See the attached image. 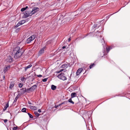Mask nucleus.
Returning a JSON list of instances; mask_svg holds the SVG:
<instances>
[{
	"instance_id": "obj_8",
	"label": "nucleus",
	"mask_w": 130,
	"mask_h": 130,
	"mask_svg": "<svg viewBox=\"0 0 130 130\" xmlns=\"http://www.w3.org/2000/svg\"><path fill=\"white\" fill-rule=\"evenodd\" d=\"M10 67V65H8L6 66L4 68V71L5 73H6L7 70H9Z\"/></svg>"
},
{
	"instance_id": "obj_4",
	"label": "nucleus",
	"mask_w": 130,
	"mask_h": 130,
	"mask_svg": "<svg viewBox=\"0 0 130 130\" xmlns=\"http://www.w3.org/2000/svg\"><path fill=\"white\" fill-rule=\"evenodd\" d=\"M36 36L33 35L28 38L27 40V43H30L33 40L36 38Z\"/></svg>"
},
{
	"instance_id": "obj_18",
	"label": "nucleus",
	"mask_w": 130,
	"mask_h": 130,
	"mask_svg": "<svg viewBox=\"0 0 130 130\" xmlns=\"http://www.w3.org/2000/svg\"><path fill=\"white\" fill-rule=\"evenodd\" d=\"M76 95V93H72L71 94V98H73L75 97Z\"/></svg>"
},
{
	"instance_id": "obj_25",
	"label": "nucleus",
	"mask_w": 130,
	"mask_h": 130,
	"mask_svg": "<svg viewBox=\"0 0 130 130\" xmlns=\"http://www.w3.org/2000/svg\"><path fill=\"white\" fill-rule=\"evenodd\" d=\"M111 47H109L108 48H107L106 50H107V52H108L110 50V49H111Z\"/></svg>"
},
{
	"instance_id": "obj_16",
	"label": "nucleus",
	"mask_w": 130,
	"mask_h": 130,
	"mask_svg": "<svg viewBox=\"0 0 130 130\" xmlns=\"http://www.w3.org/2000/svg\"><path fill=\"white\" fill-rule=\"evenodd\" d=\"M9 106V104L8 103H7V104H6L5 106L4 107V108L3 109V110H5Z\"/></svg>"
},
{
	"instance_id": "obj_7",
	"label": "nucleus",
	"mask_w": 130,
	"mask_h": 130,
	"mask_svg": "<svg viewBox=\"0 0 130 130\" xmlns=\"http://www.w3.org/2000/svg\"><path fill=\"white\" fill-rule=\"evenodd\" d=\"M6 60L7 62H11L13 61V58L11 56H9L7 57Z\"/></svg>"
},
{
	"instance_id": "obj_26",
	"label": "nucleus",
	"mask_w": 130,
	"mask_h": 130,
	"mask_svg": "<svg viewBox=\"0 0 130 130\" xmlns=\"http://www.w3.org/2000/svg\"><path fill=\"white\" fill-rule=\"evenodd\" d=\"M28 115L29 116V117L30 118H33L32 116L29 113H28Z\"/></svg>"
},
{
	"instance_id": "obj_21",
	"label": "nucleus",
	"mask_w": 130,
	"mask_h": 130,
	"mask_svg": "<svg viewBox=\"0 0 130 130\" xmlns=\"http://www.w3.org/2000/svg\"><path fill=\"white\" fill-rule=\"evenodd\" d=\"M68 101L71 103H72V104H74V102L72 101L71 99H70L68 100Z\"/></svg>"
},
{
	"instance_id": "obj_11",
	"label": "nucleus",
	"mask_w": 130,
	"mask_h": 130,
	"mask_svg": "<svg viewBox=\"0 0 130 130\" xmlns=\"http://www.w3.org/2000/svg\"><path fill=\"white\" fill-rule=\"evenodd\" d=\"M37 87V86L36 85H34L32 86L30 88V89L31 90V91H34L35 89H36Z\"/></svg>"
},
{
	"instance_id": "obj_42",
	"label": "nucleus",
	"mask_w": 130,
	"mask_h": 130,
	"mask_svg": "<svg viewBox=\"0 0 130 130\" xmlns=\"http://www.w3.org/2000/svg\"><path fill=\"white\" fill-rule=\"evenodd\" d=\"M28 6H27L25 7V8L26 9L28 8Z\"/></svg>"
},
{
	"instance_id": "obj_14",
	"label": "nucleus",
	"mask_w": 130,
	"mask_h": 130,
	"mask_svg": "<svg viewBox=\"0 0 130 130\" xmlns=\"http://www.w3.org/2000/svg\"><path fill=\"white\" fill-rule=\"evenodd\" d=\"M29 107L32 110H36L37 109V108L35 106H30Z\"/></svg>"
},
{
	"instance_id": "obj_39",
	"label": "nucleus",
	"mask_w": 130,
	"mask_h": 130,
	"mask_svg": "<svg viewBox=\"0 0 130 130\" xmlns=\"http://www.w3.org/2000/svg\"><path fill=\"white\" fill-rule=\"evenodd\" d=\"M71 40V38H70L68 39V40L69 41H70Z\"/></svg>"
},
{
	"instance_id": "obj_43",
	"label": "nucleus",
	"mask_w": 130,
	"mask_h": 130,
	"mask_svg": "<svg viewBox=\"0 0 130 130\" xmlns=\"http://www.w3.org/2000/svg\"><path fill=\"white\" fill-rule=\"evenodd\" d=\"M58 107V106H55V107L56 108Z\"/></svg>"
},
{
	"instance_id": "obj_15",
	"label": "nucleus",
	"mask_w": 130,
	"mask_h": 130,
	"mask_svg": "<svg viewBox=\"0 0 130 130\" xmlns=\"http://www.w3.org/2000/svg\"><path fill=\"white\" fill-rule=\"evenodd\" d=\"M32 66V65L31 64H30L27 66L25 67V71H26L28 69L30 68Z\"/></svg>"
},
{
	"instance_id": "obj_22",
	"label": "nucleus",
	"mask_w": 130,
	"mask_h": 130,
	"mask_svg": "<svg viewBox=\"0 0 130 130\" xmlns=\"http://www.w3.org/2000/svg\"><path fill=\"white\" fill-rule=\"evenodd\" d=\"M26 109L25 108H24L22 109V112H26Z\"/></svg>"
},
{
	"instance_id": "obj_36",
	"label": "nucleus",
	"mask_w": 130,
	"mask_h": 130,
	"mask_svg": "<svg viewBox=\"0 0 130 130\" xmlns=\"http://www.w3.org/2000/svg\"><path fill=\"white\" fill-rule=\"evenodd\" d=\"M37 76L39 77H42V75H37Z\"/></svg>"
},
{
	"instance_id": "obj_9",
	"label": "nucleus",
	"mask_w": 130,
	"mask_h": 130,
	"mask_svg": "<svg viewBox=\"0 0 130 130\" xmlns=\"http://www.w3.org/2000/svg\"><path fill=\"white\" fill-rule=\"evenodd\" d=\"M45 49V48L44 47L38 53V55H39L40 56L43 53H44Z\"/></svg>"
},
{
	"instance_id": "obj_41",
	"label": "nucleus",
	"mask_w": 130,
	"mask_h": 130,
	"mask_svg": "<svg viewBox=\"0 0 130 130\" xmlns=\"http://www.w3.org/2000/svg\"><path fill=\"white\" fill-rule=\"evenodd\" d=\"M28 103L29 104H31V103H30L29 101V102H28Z\"/></svg>"
},
{
	"instance_id": "obj_28",
	"label": "nucleus",
	"mask_w": 130,
	"mask_h": 130,
	"mask_svg": "<svg viewBox=\"0 0 130 130\" xmlns=\"http://www.w3.org/2000/svg\"><path fill=\"white\" fill-rule=\"evenodd\" d=\"M24 92H27V89L26 88H23L22 89Z\"/></svg>"
},
{
	"instance_id": "obj_10",
	"label": "nucleus",
	"mask_w": 130,
	"mask_h": 130,
	"mask_svg": "<svg viewBox=\"0 0 130 130\" xmlns=\"http://www.w3.org/2000/svg\"><path fill=\"white\" fill-rule=\"evenodd\" d=\"M83 70V69L82 68L79 69L76 72V75H78L81 73Z\"/></svg>"
},
{
	"instance_id": "obj_1",
	"label": "nucleus",
	"mask_w": 130,
	"mask_h": 130,
	"mask_svg": "<svg viewBox=\"0 0 130 130\" xmlns=\"http://www.w3.org/2000/svg\"><path fill=\"white\" fill-rule=\"evenodd\" d=\"M21 50L19 47H17L14 48L13 50L14 53H15L14 56V58L18 59L22 56V53L21 52Z\"/></svg>"
},
{
	"instance_id": "obj_19",
	"label": "nucleus",
	"mask_w": 130,
	"mask_h": 130,
	"mask_svg": "<svg viewBox=\"0 0 130 130\" xmlns=\"http://www.w3.org/2000/svg\"><path fill=\"white\" fill-rule=\"evenodd\" d=\"M34 113L35 115L37 117H38L40 115V114L38 113L37 111H35L34 112Z\"/></svg>"
},
{
	"instance_id": "obj_32",
	"label": "nucleus",
	"mask_w": 130,
	"mask_h": 130,
	"mask_svg": "<svg viewBox=\"0 0 130 130\" xmlns=\"http://www.w3.org/2000/svg\"><path fill=\"white\" fill-rule=\"evenodd\" d=\"M26 8H22L21 9V11L22 12L23 11L26 10Z\"/></svg>"
},
{
	"instance_id": "obj_23",
	"label": "nucleus",
	"mask_w": 130,
	"mask_h": 130,
	"mask_svg": "<svg viewBox=\"0 0 130 130\" xmlns=\"http://www.w3.org/2000/svg\"><path fill=\"white\" fill-rule=\"evenodd\" d=\"M83 11V10L82 9H81L79 11V12H78V14H77V15H75V16H76L77 15H78L79 14H80V13H81L82 12V11Z\"/></svg>"
},
{
	"instance_id": "obj_5",
	"label": "nucleus",
	"mask_w": 130,
	"mask_h": 130,
	"mask_svg": "<svg viewBox=\"0 0 130 130\" xmlns=\"http://www.w3.org/2000/svg\"><path fill=\"white\" fill-rule=\"evenodd\" d=\"M39 8L37 7H35L33 8L32 9L31 11V13L32 15L36 12L37 11H39Z\"/></svg>"
},
{
	"instance_id": "obj_37",
	"label": "nucleus",
	"mask_w": 130,
	"mask_h": 130,
	"mask_svg": "<svg viewBox=\"0 0 130 130\" xmlns=\"http://www.w3.org/2000/svg\"><path fill=\"white\" fill-rule=\"evenodd\" d=\"M4 121L5 123H6L7 121V119H5L4 120Z\"/></svg>"
},
{
	"instance_id": "obj_31",
	"label": "nucleus",
	"mask_w": 130,
	"mask_h": 130,
	"mask_svg": "<svg viewBox=\"0 0 130 130\" xmlns=\"http://www.w3.org/2000/svg\"><path fill=\"white\" fill-rule=\"evenodd\" d=\"M63 70L62 69H61L60 70L57 71L56 73H59L61 72Z\"/></svg>"
},
{
	"instance_id": "obj_38",
	"label": "nucleus",
	"mask_w": 130,
	"mask_h": 130,
	"mask_svg": "<svg viewBox=\"0 0 130 130\" xmlns=\"http://www.w3.org/2000/svg\"><path fill=\"white\" fill-rule=\"evenodd\" d=\"M38 111L39 112H41V110L40 109H39V110H38Z\"/></svg>"
},
{
	"instance_id": "obj_27",
	"label": "nucleus",
	"mask_w": 130,
	"mask_h": 130,
	"mask_svg": "<svg viewBox=\"0 0 130 130\" xmlns=\"http://www.w3.org/2000/svg\"><path fill=\"white\" fill-rule=\"evenodd\" d=\"M94 63H93L91 65H90V69L92 68L93 67H94Z\"/></svg>"
},
{
	"instance_id": "obj_6",
	"label": "nucleus",
	"mask_w": 130,
	"mask_h": 130,
	"mask_svg": "<svg viewBox=\"0 0 130 130\" xmlns=\"http://www.w3.org/2000/svg\"><path fill=\"white\" fill-rule=\"evenodd\" d=\"M26 22V21L24 20H22L19 21V23L17 24L16 25V27H18L20 25L25 23Z\"/></svg>"
},
{
	"instance_id": "obj_20",
	"label": "nucleus",
	"mask_w": 130,
	"mask_h": 130,
	"mask_svg": "<svg viewBox=\"0 0 130 130\" xmlns=\"http://www.w3.org/2000/svg\"><path fill=\"white\" fill-rule=\"evenodd\" d=\"M26 79L24 77H22L21 78V80L22 82L25 81Z\"/></svg>"
},
{
	"instance_id": "obj_34",
	"label": "nucleus",
	"mask_w": 130,
	"mask_h": 130,
	"mask_svg": "<svg viewBox=\"0 0 130 130\" xmlns=\"http://www.w3.org/2000/svg\"><path fill=\"white\" fill-rule=\"evenodd\" d=\"M17 127H14L13 128V130H17Z\"/></svg>"
},
{
	"instance_id": "obj_3",
	"label": "nucleus",
	"mask_w": 130,
	"mask_h": 130,
	"mask_svg": "<svg viewBox=\"0 0 130 130\" xmlns=\"http://www.w3.org/2000/svg\"><path fill=\"white\" fill-rule=\"evenodd\" d=\"M57 77L59 79L63 80H65L67 79V78L63 73L59 74Z\"/></svg>"
},
{
	"instance_id": "obj_13",
	"label": "nucleus",
	"mask_w": 130,
	"mask_h": 130,
	"mask_svg": "<svg viewBox=\"0 0 130 130\" xmlns=\"http://www.w3.org/2000/svg\"><path fill=\"white\" fill-rule=\"evenodd\" d=\"M14 85V83L13 82H11L10 84L9 88L10 89L12 88Z\"/></svg>"
},
{
	"instance_id": "obj_30",
	"label": "nucleus",
	"mask_w": 130,
	"mask_h": 130,
	"mask_svg": "<svg viewBox=\"0 0 130 130\" xmlns=\"http://www.w3.org/2000/svg\"><path fill=\"white\" fill-rule=\"evenodd\" d=\"M30 91H31V90L30 89V88L27 89V92L28 93Z\"/></svg>"
},
{
	"instance_id": "obj_12",
	"label": "nucleus",
	"mask_w": 130,
	"mask_h": 130,
	"mask_svg": "<svg viewBox=\"0 0 130 130\" xmlns=\"http://www.w3.org/2000/svg\"><path fill=\"white\" fill-rule=\"evenodd\" d=\"M69 64H64L61 66V67L64 68H66L69 66Z\"/></svg>"
},
{
	"instance_id": "obj_40",
	"label": "nucleus",
	"mask_w": 130,
	"mask_h": 130,
	"mask_svg": "<svg viewBox=\"0 0 130 130\" xmlns=\"http://www.w3.org/2000/svg\"><path fill=\"white\" fill-rule=\"evenodd\" d=\"M66 48L65 46H63L62 47V48L63 49H64V48Z\"/></svg>"
},
{
	"instance_id": "obj_2",
	"label": "nucleus",
	"mask_w": 130,
	"mask_h": 130,
	"mask_svg": "<svg viewBox=\"0 0 130 130\" xmlns=\"http://www.w3.org/2000/svg\"><path fill=\"white\" fill-rule=\"evenodd\" d=\"M32 15L31 11H26L24 13V15L23 16V18H26L29 16H30Z\"/></svg>"
},
{
	"instance_id": "obj_33",
	"label": "nucleus",
	"mask_w": 130,
	"mask_h": 130,
	"mask_svg": "<svg viewBox=\"0 0 130 130\" xmlns=\"http://www.w3.org/2000/svg\"><path fill=\"white\" fill-rule=\"evenodd\" d=\"M19 86L21 88V87H22L23 86V85L22 84L20 83L19 84Z\"/></svg>"
},
{
	"instance_id": "obj_35",
	"label": "nucleus",
	"mask_w": 130,
	"mask_h": 130,
	"mask_svg": "<svg viewBox=\"0 0 130 130\" xmlns=\"http://www.w3.org/2000/svg\"><path fill=\"white\" fill-rule=\"evenodd\" d=\"M97 26V24H95L93 26V27L94 28H95Z\"/></svg>"
},
{
	"instance_id": "obj_24",
	"label": "nucleus",
	"mask_w": 130,
	"mask_h": 130,
	"mask_svg": "<svg viewBox=\"0 0 130 130\" xmlns=\"http://www.w3.org/2000/svg\"><path fill=\"white\" fill-rule=\"evenodd\" d=\"M18 98H19V97L18 96H17L16 97V98L13 102V103H14L15 102L17 101V99H18Z\"/></svg>"
},
{
	"instance_id": "obj_29",
	"label": "nucleus",
	"mask_w": 130,
	"mask_h": 130,
	"mask_svg": "<svg viewBox=\"0 0 130 130\" xmlns=\"http://www.w3.org/2000/svg\"><path fill=\"white\" fill-rule=\"evenodd\" d=\"M48 79L47 78H45L43 79L42 81L44 82H46Z\"/></svg>"
},
{
	"instance_id": "obj_17",
	"label": "nucleus",
	"mask_w": 130,
	"mask_h": 130,
	"mask_svg": "<svg viewBox=\"0 0 130 130\" xmlns=\"http://www.w3.org/2000/svg\"><path fill=\"white\" fill-rule=\"evenodd\" d=\"M51 89L53 90H55L56 88V86L53 85H52L51 86Z\"/></svg>"
}]
</instances>
